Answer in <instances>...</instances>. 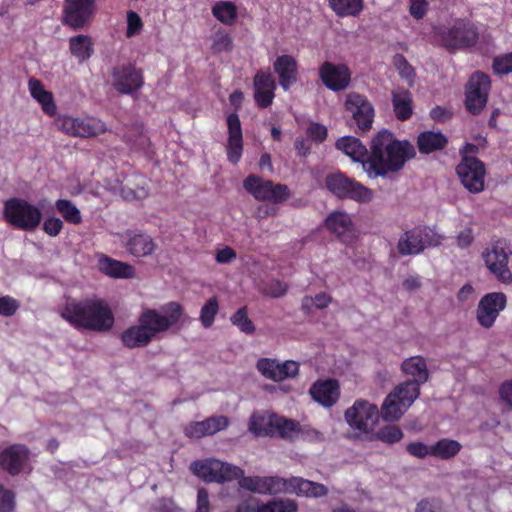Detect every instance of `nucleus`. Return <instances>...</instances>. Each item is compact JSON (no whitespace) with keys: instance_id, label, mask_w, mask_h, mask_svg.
Masks as SVG:
<instances>
[{"instance_id":"nucleus-9","label":"nucleus","mask_w":512,"mask_h":512,"mask_svg":"<svg viewBox=\"0 0 512 512\" xmlns=\"http://www.w3.org/2000/svg\"><path fill=\"white\" fill-rule=\"evenodd\" d=\"M244 189L258 201L281 203L290 196L289 188L280 183H273L255 174L248 175L243 181Z\"/></svg>"},{"instance_id":"nucleus-51","label":"nucleus","mask_w":512,"mask_h":512,"mask_svg":"<svg viewBox=\"0 0 512 512\" xmlns=\"http://www.w3.org/2000/svg\"><path fill=\"white\" fill-rule=\"evenodd\" d=\"M266 504L267 512H296L297 504L291 499H274Z\"/></svg>"},{"instance_id":"nucleus-37","label":"nucleus","mask_w":512,"mask_h":512,"mask_svg":"<svg viewBox=\"0 0 512 512\" xmlns=\"http://www.w3.org/2000/svg\"><path fill=\"white\" fill-rule=\"evenodd\" d=\"M421 385L417 381L407 380L395 387L392 392L396 394L404 409H407L419 397Z\"/></svg>"},{"instance_id":"nucleus-61","label":"nucleus","mask_w":512,"mask_h":512,"mask_svg":"<svg viewBox=\"0 0 512 512\" xmlns=\"http://www.w3.org/2000/svg\"><path fill=\"white\" fill-rule=\"evenodd\" d=\"M14 508V494L0 486V512H10Z\"/></svg>"},{"instance_id":"nucleus-31","label":"nucleus","mask_w":512,"mask_h":512,"mask_svg":"<svg viewBox=\"0 0 512 512\" xmlns=\"http://www.w3.org/2000/svg\"><path fill=\"white\" fill-rule=\"evenodd\" d=\"M336 148L341 150L352 160L361 162L362 164L369 156L366 146H364L358 138L353 136H344L338 139Z\"/></svg>"},{"instance_id":"nucleus-17","label":"nucleus","mask_w":512,"mask_h":512,"mask_svg":"<svg viewBox=\"0 0 512 512\" xmlns=\"http://www.w3.org/2000/svg\"><path fill=\"white\" fill-rule=\"evenodd\" d=\"M256 368L262 376L275 382L293 378L299 373V364L293 360L280 362L277 359L261 358Z\"/></svg>"},{"instance_id":"nucleus-50","label":"nucleus","mask_w":512,"mask_h":512,"mask_svg":"<svg viewBox=\"0 0 512 512\" xmlns=\"http://www.w3.org/2000/svg\"><path fill=\"white\" fill-rule=\"evenodd\" d=\"M331 301L332 298L329 294L321 292L315 297L305 296L302 300V308L309 310L314 306L318 309H324L331 303Z\"/></svg>"},{"instance_id":"nucleus-21","label":"nucleus","mask_w":512,"mask_h":512,"mask_svg":"<svg viewBox=\"0 0 512 512\" xmlns=\"http://www.w3.org/2000/svg\"><path fill=\"white\" fill-rule=\"evenodd\" d=\"M487 268L505 284L512 282V273L508 268V256L500 246H492L483 253Z\"/></svg>"},{"instance_id":"nucleus-20","label":"nucleus","mask_w":512,"mask_h":512,"mask_svg":"<svg viewBox=\"0 0 512 512\" xmlns=\"http://www.w3.org/2000/svg\"><path fill=\"white\" fill-rule=\"evenodd\" d=\"M118 235L127 251L135 257L149 256L157 247L151 236L140 231L126 230Z\"/></svg>"},{"instance_id":"nucleus-43","label":"nucleus","mask_w":512,"mask_h":512,"mask_svg":"<svg viewBox=\"0 0 512 512\" xmlns=\"http://www.w3.org/2000/svg\"><path fill=\"white\" fill-rule=\"evenodd\" d=\"M282 492H292L290 479L278 476L262 477L261 494H277Z\"/></svg>"},{"instance_id":"nucleus-42","label":"nucleus","mask_w":512,"mask_h":512,"mask_svg":"<svg viewBox=\"0 0 512 512\" xmlns=\"http://www.w3.org/2000/svg\"><path fill=\"white\" fill-rule=\"evenodd\" d=\"M70 51L72 55L79 59V61H85L91 57L93 53V44L91 38L87 35H77L70 38Z\"/></svg>"},{"instance_id":"nucleus-23","label":"nucleus","mask_w":512,"mask_h":512,"mask_svg":"<svg viewBox=\"0 0 512 512\" xmlns=\"http://www.w3.org/2000/svg\"><path fill=\"white\" fill-rule=\"evenodd\" d=\"M28 458L27 447L22 444H14L0 453V467L14 476L21 472Z\"/></svg>"},{"instance_id":"nucleus-64","label":"nucleus","mask_w":512,"mask_h":512,"mask_svg":"<svg viewBox=\"0 0 512 512\" xmlns=\"http://www.w3.org/2000/svg\"><path fill=\"white\" fill-rule=\"evenodd\" d=\"M154 509L156 512H181V509L174 503L171 499H159L155 505Z\"/></svg>"},{"instance_id":"nucleus-6","label":"nucleus","mask_w":512,"mask_h":512,"mask_svg":"<svg viewBox=\"0 0 512 512\" xmlns=\"http://www.w3.org/2000/svg\"><path fill=\"white\" fill-rule=\"evenodd\" d=\"M443 237L429 228L415 227L402 233L398 239L397 251L401 256L418 255L426 247H436Z\"/></svg>"},{"instance_id":"nucleus-57","label":"nucleus","mask_w":512,"mask_h":512,"mask_svg":"<svg viewBox=\"0 0 512 512\" xmlns=\"http://www.w3.org/2000/svg\"><path fill=\"white\" fill-rule=\"evenodd\" d=\"M428 0H409V12L410 15L416 19L420 20L424 18L428 11Z\"/></svg>"},{"instance_id":"nucleus-33","label":"nucleus","mask_w":512,"mask_h":512,"mask_svg":"<svg viewBox=\"0 0 512 512\" xmlns=\"http://www.w3.org/2000/svg\"><path fill=\"white\" fill-rule=\"evenodd\" d=\"M448 143L447 137L441 132L424 131L417 138V146L422 154L442 150Z\"/></svg>"},{"instance_id":"nucleus-41","label":"nucleus","mask_w":512,"mask_h":512,"mask_svg":"<svg viewBox=\"0 0 512 512\" xmlns=\"http://www.w3.org/2000/svg\"><path fill=\"white\" fill-rule=\"evenodd\" d=\"M405 411L396 394L390 392L382 404L381 416L385 421L393 422L399 420Z\"/></svg>"},{"instance_id":"nucleus-19","label":"nucleus","mask_w":512,"mask_h":512,"mask_svg":"<svg viewBox=\"0 0 512 512\" xmlns=\"http://www.w3.org/2000/svg\"><path fill=\"white\" fill-rule=\"evenodd\" d=\"M319 76L328 89L336 92L345 90L351 81V72L344 64L324 62L319 68Z\"/></svg>"},{"instance_id":"nucleus-27","label":"nucleus","mask_w":512,"mask_h":512,"mask_svg":"<svg viewBox=\"0 0 512 512\" xmlns=\"http://www.w3.org/2000/svg\"><path fill=\"white\" fill-rule=\"evenodd\" d=\"M228 424L229 420L226 416H213L203 421L190 423L185 428V434L189 437L201 438L225 429Z\"/></svg>"},{"instance_id":"nucleus-12","label":"nucleus","mask_w":512,"mask_h":512,"mask_svg":"<svg viewBox=\"0 0 512 512\" xmlns=\"http://www.w3.org/2000/svg\"><path fill=\"white\" fill-rule=\"evenodd\" d=\"M490 90V79L482 72H475L466 85L465 105L471 114H479L486 106Z\"/></svg>"},{"instance_id":"nucleus-1","label":"nucleus","mask_w":512,"mask_h":512,"mask_svg":"<svg viewBox=\"0 0 512 512\" xmlns=\"http://www.w3.org/2000/svg\"><path fill=\"white\" fill-rule=\"evenodd\" d=\"M185 318L184 307L179 302H169L159 309L145 308L137 323L122 332L121 343L129 349L146 347L170 329H180Z\"/></svg>"},{"instance_id":"nucleus-47","label":"nucleus","mask_w":512,"mask_h":512,"mask_svg":"<svg viewBox=\"0 0 512 512\" xmlns=\"http://www.w3.org/2000/svg\"><path fill=\"white\" fill-rule=\"evenodd\" d=\"M233 325L237 326L243 333L252 334L255 332L253 322L248 318L247 308L238 309L230 318Z\"/></svg>"},{"instance_id":"nucleus-14","label":"nucleus","mask_w":512,"mask_h":512,"mask_svg":"<svg viewBox=\"0 0 512 512\" xmlns=\"http://www.w3.org/2000/svg\"><path fill=\"white\" fill-rule=\"evenodd\" d=\"M457 175L466 189L479 193L484 189L485 168L477 158L465 155L456 167Z\"/></svg>"},{"instance_id":"nucleus-60","label":"nucleus","mask_w":512,"mask_h":512,"mask_svg":"<svg viewBox=\"0 0 512 512\" xmlns=\"http://www.w3.org/2000/svg\"><path fill=\"white\" fill-rule=\"evenodd\" d=\"M239 479V485L242 488H245L252 492H257L261 494V488H262V477L254 476V477H244L243 475L238 478Z\"/></svg>"},{"instance_id":"nucleus-32","label":"nucleus","mask_w":512,"mask_h":512,"mask_svg":"<svg viewBox=\"0 0 512 512\" xmlns=\"http://www.w3.org/2000/svg\"><path fill=\"white\" fill-rule=\"evenodd\" d=\"M290 486L292 492L306 497L320 498L328 494V488L325 485L300 477L290 478Z\"/></svg>"},{"instance_id":"nucleus-49","label":"nucleus","mask_w":512,"mask_h":512,"mask_svg":"<svg viewBox=\"0 0 512 512\" xmlns=\"http://www.w3.org/2000/svg\"><path fill=\"white\" fill-rule=\"evenodd\" d=\"M233 42L230 35L223 30L214 33L211 49L214 53L228 52L232 49Z\"/></svg>"},{"instance_id":"nucleus-7","label":"nucleus","mask_w":512,"mask_h":512,"mask_svg":"<svg viewBox=\"0 0 512 512\" xmlns=\"http://www.w3.org/2000/svg\"><path fill=\"white\" fill-rule=\"evenodd\" d=\"M325 186L340 199H352L366 203L373 197V192L369 188L340 172L328 174L325 177Z\"/></svg>"},{"instance_id":"nucleus-24","label":"nucleus","mask_w":512,"mask_h":512,"mask_svg":"<svg viewBox=\"0 0 512 512\" xmlns=\"http://www.w3.org/2000/svg\"><path fill=\"white\" fill-rule=\"evenodd\" d=\"M309 394L322 406L332 407L340 397L339 383L334 379L318 380L310 387Z\"/></svg>"},{"instance_id":"nucleus-16","label":"nucleus","mask_w":512,"mask_h":512,"mask_svg":"<svg viewBox=\"0 0 512 512\" xmlns=\"http://www.w3.org/2000/svg\"><path fill=\"white\" fill-rule=\"evenodd\" d=\"M345 107L351 112L359 130L366 132L371 129L374 119V108L365 96L356 92H350L347 94Z\"/></svg>"},{"instance_id":"nucleus-58","label":"nucleus","mask_w":512,"mask_h":512,"mask_svg":"<svg viewBox=\"0 0 512 512\" xmlns=\"http://www.w3.org/2000/svg\"><path fill=\"white\" fill-rule=\"evenodd\" d=\"M235 512H267L266 504L257 499H248L236 507Z\"/></svg>"},{"instance_id":"nucleus-40","label":"nucleus","mask_w":512,"mask_h":512,"mask_svg":"<svg viewBox=\"0 0 512 512\" xmlns=\"http://www.w3.org/2000/svg\"><path fill=\"white\" fill-rule=\"evenodd\" d=\"M213 16L225 25H233L237 19L238 11L233 2L219 1L212 7Z\"/></svg>"},{"instance_id":"nucleus-62","label":"nucleus","mask_w":512,"mask_h":512,"mask_svg":"<svg viewBox=\"0 0 512 512\" xmlns=\"http://www.w3.org/2000/svg\"><path fill=\"white\" fill-rule=\"evenodd\" d=\"M63 228V222L59 218L51 217L44 221L43 230L49 236H57Z\"/></svg>"},{"instance_id":"nucleus-34","label":"nucleus","mask_w":512,"mask_h":512,"mask_svg":"<svg viewBox=\"0 0 512 512\" xmlns=\"http://www.w3.org/2000/svg\"><path fill=\"white\" fill-rule=\"evenodd\" d=\"M401 370L406 375L412 376L413 381L424 384L429 380V371L426 360L422 356H412L401 364Z\"/></svg>"},{"instance_id":"nucleus-54","label":"nucleus","mask_w":512,"mask_h":512,"mask_svg":"<svg viewBox=\"0 0 512 512\" xmlns=\"http://www.w3.org/2000/svg\"><path fill=\"white\" fill-rule=\"evenodd\" d=\"M493 69L497 74L502 75L512 72V52L495 58Z\"/></svg>"},{"instance_id":"nucleus-10","label":"nucleus","mask_w":512,"mask_h":512,"mask_svg":"<svg viewBox=\"0 0 512 512\" xmlns=\"http://www.w3.org/2000/svg\"><path fill=\"white\" fill-rule=\"evenodd\" d=\"M111 85L120 94L131 95L144 85L143 71L134 63H119L111 69Z\"/></svg>"},{"instance_id":"nucleus-36","label":"nucleus","mask_w":512,"mask_h":512,"mask_svg":"<svg viewBox=\"0 0 512 512\" xmlns=\"http://www.w3.org/2000/svg\"><path fill=\"white\" fill-rule=\"evenodd\" d=\"M28 86L31 96L41 104L43 111L53 116L56 113V105L52 94L45 90L42 83L35 78L29 79Z\"/></svg>"},{"instance_id":"nucleus-35","label":"nucleus","mask_w":512,"mask_h":512,"mask_svg":"<svg viewBox=\"0 0 512 512\" xmlns=\"http://www.w3.org/2000/svg\"><path fill=\"white\" fill-rule=\"evenodd\" d=\"M392 103L397 119L404 121L412 115V96L404 88H395L392 90Z\"/></svg>"},{"instance_id":"nucleus-48","label":"nucleus","mask_w":512,"mask_h":512,"mask_svg":"<svg viewBox=\"0 0 512 512\" xmlns=\"http://www.w3.org/2000/svg\"><path fill=\"white\" fill-rule=\"evenodd\" d=\"M404 434L398 426L387 425L378 430L376 439L387 444H394L403 438Z\"/></svg>"},{"instance_id":"nucleus-30","label":"nucleus","mask_w":512,"mask_h":512,"mask_svg":"<svg viewBox=\"0 0 512 512\" xmlns=\"http://www.w3.org/2000/svg\"><path fill=\"white\" fill-rule=\"evenodd\" d=\"M326 227L342 241H347L353 232V222L346 212H333L325 221Z\"/></svg>"},{"instance_id":"nucleus-18","label":"nucleus","mask_w":512,"mask_h":512,"mask_svg":"<svg viewBox=\"0 0 512 512\" xmlns=\"http://www.w3.org/2000/svg\"><path fill=\"white\" fill-rule=\"evenodd\" d=\"M94 12L95 0H65L63 22L79 29L92 19Z\"/></svg>"},{"instance_id":"nucleus-46","label":"nucleus","mask_w":512,"mask_h":512,"mask_svg":"<svg viewBox=\"0 0 512 512\" xmlns=\"http://www.w3.org/2000/svg\"><path fill=\"white\" fill-rule=\"evenodd\" d=\"M299 431L300 424L297 421L279 416L276 435L283 439L292 440Z\"/></svg>"},{"instance_id":"nucleus-52","label":"nucleus","mask_w":512,"mask_h":512,"mask_svg":"<svg viewBox=\"0 0 512 512\" xmlns=\"http://www.w3.org/2000/svg\"><path fill=\"white\" fill-rule=\"evenodd\" d=\"M143 27V22L140 16L130 10L127 12V30H126V36L128 38L137 35L140 33Z\"/></svg>"},{"instance_id":"nucleus-13","label":"nucleus","mask_w":512,"mask_h":512,"mask_svg":"<svg viewBox=\"0 0 512 512\" xmlns=\"http://www.w3.org/2000/svg\"><path fill=\"white\" fill-rule=\"evenodd\" d=\"M57 128L64 133L74 137H94L106 131L105 124L94 118H74L63 115L55 120Z\"/></svg>"},{"instance_id":"nucleus-63","label":"nucleus","mask_w":512,"mask_h":512,"mask_svg":"<svg viewBox=\"0 0 512 512\" xmlns=\"http://www.w3.org/2000/svg\"><path fill=\"white\" fill-rule=\"evenodd\" d=\"M307 134L312 140L322 142L327 137V128L321 124L312 123L307 128Z\"/></svg>"},{"instance_id":"nucleus-38","label":"nucleus","mask_w":512,"mask_h":512,"mask_svg":"<svg viewBox=\"0 0 512 512\" xmlns=\"http://www.w3.org/2000/svg\"><path fill=\"white\" fill-rule=\"evenodd\" d=\"M329 7L339 17L358 16L363 10V0H328Z\"/></svg>"},{"instance_id":"nucleus-45","label":"nucleus","mask_w":512,"mask_h":512,"mask_svg":"<svg viewBox=\"0 0 512 512\" xmlns=\"http://www.w3.org/2000/svg\"><path fill=\"white\" fill-rule=\"evenodd\" d=\"M219 311V304L216 297L209 298L202 306L200 311V321L204 328H210L213 323L215 316Z\"/></svg>"},{"instance_id":"nucleus-5","label":"nucleus","mask_w":512,"mask_h":512,"mask_svg":"<svg viewBox=\"0 0 512 512\" xmlns=\"http://www.w3.org/2000/svg\"><path fill=\"white\" fill-rule=\"evenodd\" d=\"M437 41L449 51L464 49L476 44L478 32L466 21L458 20L449 28L435 29Z\"/></svg>"},{"instance_id":"nucleus-44","label":"nucleus","mask_w":512,"mask_h":512,"mask_svg":"<svg viewBox=\"0 0 512 512\" xmlns=\"http://www.w3.org/2000/svg\"><path fill=\"white\" fill-rule=\"evenodd\" d=\"M56 208L67 222L76 225L82 222L79 209L70 200H58L56 202Z\"/></svg>"},{"instance_id":"nucleus-59","label":"nucleus","mask_w":512,"mask_h":512,"mask_svg":"<svg viewBox=\"0 0 512 512\" xmlns=\"http://www.w3.org/2000/svg\"><path fill=\"white\" fill-rule=\"evenodd\" d=\"M394 65L402 77L410 79L414 75L412 66L403 55L397 54L394 57Z\"/></svg>"},{"instance_id":"nucleus-11","label":"nucleus","mask_w":512,"mask_h":512,"mask_svg":"<svg viewBox=\"0 0 512 512\" xmlns=\"http://www.w3.org/2000/svg\"><path fill=\"white\" fill-rule=\"evenodd\" d=\"M378 408L367 400L357 399L344 414L345 421L359 433H369L378 420Z\"/></svg>"},{"instance_id":"nucleus-39","label":"nucleus","mask_w":512,"mask_h":512,"mask_svg":"<svg viewBox=\"0 0 512 512\" xmlns=\"http://www.w3.org/2000/svg\"><path fill=\"white\" fill-rule=\"evenodd\" d=\"M461 448L462 445L458 441L443 438L432 445V456L442 460H449L455 457Z\"/></svg>"},{"instance_id":"nucleus-25","label":"nucleus","mask_w":512,"mask_h":512,"mask_svg":"<svg viewBox=\"0 0 512 512\" xmlns=\"http://www.w3.org/2000/svg\"><path fill=\"white\" fill-rule=\"evenodd\" d=\"M228 125V141H227V157L234 164L238 163L241 158L243 149L242 129L240 119L237 114L232 113L227 117Z\"/></svg>"},{"instance_id":"nucleus-2","label":"nucleus","mask_w":512,"mask_h":512,"mask_svg":"<svg viewBox=\"0 0 512 512\" xmlns=\"http://www.w3.org/2000/svg\"><path fill=\"white\" fill-rule=\"evenodd\" d=\"M415 156V149L407 141H398L388 130H382L372 139L370 154L363 162V169L369 177L386 176L398 172Z\"/></svg>"},{"instance_id":"nucleus-22","label":"nucleus","mask_w":512,"mask_h":512,"mask_svg":"<svg viewBox=\"0 0 512 512\" xmlns=\"http://www.w3.org/2000/svg\"><path fill=\"white\" fill-rule=\"evenodd\" d=\"M254 99L260 108H267L275 97L276 82L269 71L259 70L253 79Z\"/></svg>"},{"instance_id":"nucleus-29","label":"nucleus","mask_w":512,"mask_h":512,"mask_svg":"<svg viewBox=\"0 0 512 512\" xmlns=\"http://www.w3.org/2000/svg\"><path fill=\"white\" fill-rule=\"evenodd\" d=\"M279 416L275 414L260 413L253 414L250 420L249 429L257 436H275Z\"/></svg>"},{"instance_id":"nucleus-53","label":"nucleus","mask_w":512,"mask_h":512,"mask_svg":"<svg viewBox=\"0 0 512 512\" xmlns=\"http://www.w3.org/2000/svg\"><path fill=\"white\" fill-rule=\"evenodd\" d=\"M287 290H288L287 284H285L284 282H282L280 280L273 279V280L269 281L268 283H266L263 291L267 296H270L273 298H278V297L285 295Z\"/></svg>"},{"instance_id":"nucleus-4","label":"nucleus","mask_w":512,"mask_h":512,"mask_svg":"<svg viewBox=\"0 0 512 512\" xmlns=\"http://www.w3.org/2000/svg\"><path fill=\"white\" fill-rule=\"evenodd\" d=\"M3 214L7 223L24 231L35 230L42 220L40 208L21 198L7 200Z\"/></svg>"},{"instance_id":"nucleus-3","label":"nucleus","mask_w":512,"mask_h":512,"mask_svg":"<svg viewBox=\"0 0 512 512\" xmlns=\"http://www.w3.org/2000/svg\"><path fill=\"white\" fill-rule=\"evenodd\" d=\"M61 316L76 328L94 332H108L115 323L114 314L107 301L99 297L68 300Z\"/></svg>"},{"instance_id":"nucleus-56","label":"nucleus","mask_w":512,"mask_h":512,"mask_svg":"<svg viewBox=\"0 0 512 512\" xmlns=\"http://www.w3.org/2000/svg\"><path fill=\"white\" fill-rule=\"evenodd\" d=\"M19 307L20 304L16 299L10 296L0 297V315L5 317L12 316Z\"/></svg>"},{"instance_id":"nucleus-15","label":"nucleus","mask_w":512,"mask_h":512,"mask_svg":"<svg viewBox=\"0 0 512 512\" xmlns=\"http://www.w3.org/2000/svg\"><path fill=\"white\" fill-rule=\"evenodd\" d=\"M507 298L502 292H492L484 295L477 306L476 318L484 328L494 325L501 311L506 307Z\"/></svg>"},{"instance_id":"nucleus-28","label":"nucleus","mask_w":512,"mask_h":512,"mask_svg":"<svg viewBox=\"0 0 512 512\" xmlns=\"http://www.w3.org/2000/svg\"><path fill=\"white\" fill-rule=\"evenodd\" d=\"M98 268L103 274L112 278L130 279L135 277V268L132 265L105 254L98 256Z\"/></svg>"},{"instance_id":"nucleus-55","label":"nucleus","mask_w":512,"mask_h":512,"mask_svg":"<svg viewBox=\"0 0 512 512\" xmlns=\"http://www.w3.org/2000/svg\"><path fill=\"white\" fill-rule=\"evenodd\" d=\"M407 452L417 458L423 459L432 456V445L428 446L423 442H411L406 447Z\"/></svg>"},{"instance_id":"nucleus-26","label":"nucleus","mask_w":512,"mask_h":512,"mask_svg":"<svg viewBox=\"0 0 512 512\" xmlns=\"http://www.w3.org/2000/svg\"><path fill=\"white\" fill-rule=\"evenodd\" d=\"M297 68V61L291 55L279 56L274 61V72L278 75L279 84L285 91L297 82Z\"/></svg>"},{"instance_id":"nucleus-8","label":"nucleus","mask_w":512,"mask_h":512,"mask_svg":"<svg viewBox=\"0 0 512 512\" xmlns=\"http://www.w3.org/2000/svg\"><path fill=\"white\" fill-rule=\"evenodd\" d=\"M191 470L206 482L224 483L244 475L240 467L217 459L195 461L191 464Z\"/></svg>"}]
</instances>
